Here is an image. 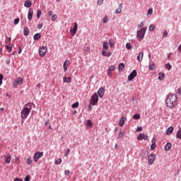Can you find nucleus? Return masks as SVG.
Masks as SVG:
<instances>
[{
  "label": "nucleus",
  "mask_w": 181,
  "mask_h": 181,
  "mask_svg": "<svg viewBox=\"0 0 181 181\" xmlns=\"http://www.w3.org/2000/svg\"><path fill=\"white\" fill-rule=\"evenodd\" d=\"M165 78V74L160 73L158 76V80H163Z\"/></svg>",
  "instance_id": "31"
},
{
  "label": "nucleus",
  "mask_w": 181,
  "mask_h": 181,
  "mask_svg": "<svg viewBox=\"0 0 181 181\" xmlns=\"http://www.w3.org/2000/svg\"><path fill=\"white\" fill-rule=\"evenodd\" d=\"M107 22H108V17H107V16H105V17L103 18V23H107Z\"/></svg>",
  "instance_id": "50"
},
{
  "label": "nucleus",
  "mask_w": 181,
  "mask_h": 181,
  "mask_svg": "<svg viewBox=\"0 0 181 181\" xmlns=\"http://www.w3.org/2000/svg\"><path fill=\"white\" fill-rule=\"evenodd\" d=\"M38 29H42L43 28V23H40L37 25Z\"/></svg>",
  "instance_id": "56"
},
{
  "label": "nucleus",
  "mask_w": 181,
  "mask_h": 181,
  "mask_svg": "<svg viewBox=\"0 0 181 181\" xmlns=\"http://www.w3.org/2000/svg\"><path fill=\"white\" fill-rule=\"evenodd\" d=\"M84 51L86 52V53H90V47H84Z\"/></svg>",
  "instance_id": "44"
},
{
  "label": "nucleus",
  "mask_w": 181,
  "mask_h": 181,
  "mask_svg": "<svg viewBox=\"0 0 181 181\" xmlns=\"http://www.w3.org/2000/svg\"><path fill=\"white\" fill-rule=\"evenodd\" d=\"M148 29H149L150 32H153L155 30V26L153 25H150Z\"/></svg>",
  "instance_id": "40"
},
{
  "label": "nucleus",
  "mask_w": 181,
  "mask_h": 181,
  "mask_svg": "<svg viewBox=\"0 0 181 181\" xmlns=\"http://www.w3.org/2000/svg\"><path fill=\"white\" fill-rule=\"evenodd\" d=\"M178 93L181 95V88H178Z\"/></svg>",
  "instance_id": "64"
},
{
  "label": "nucleus",
  "mask_w": 181,
  "mask_h": 181,
  "mask_svg": "<svg viewBox=\"0 0 181 181\" xmlns=\"http://www.w3.org/2000/svg\"><path fill=\"white\" fill-rule=\"evenodd\" d=\"M124 69H125V64H124V63H120L119 64V71H122Z\"/></svg>",
  "instance_id": "24"
},
{
  "label": "nucleus",
  "mask_w": 181,
  "mask_h": 181,
  "mask_svg": "<svg viewBox=\"0 0 181 181\" xmlns=\"http://www.w3.org/2000/svg\"><path fill=\"white\" fill-rule=\"evenodd\" d=\"M70 175V170H66L64 171V175L65 176H69Z\"/></svg>",
  "instance_id": "46"
},
{
  "label": "nucleus",
  "mask_w": 181,
  "mask_h": 181,
  "mask_svg": "<svg viewBox=\"0 0 181 181\" xmlns=\"http://www.w3.org/2000/svg\"><path fill=\"white\" fill-rule=\"evenodd\" d=\"M165 105L170 110L176 108L177 105V95L175 93H169L165 98Z\"/></svg>",
  "instance_id": "1"
},
{
  "label": "nucleus",
  "mask_w": 181,
  "mask_h": 181,
  "mask_svg": "<svg viewBox=\"0 0 181 181\" xmlns=\"http://www.w3.org/2000/svg\"><path fill=\"white\" fill-rule=\"evenodd\" d=\"M126 48H127L128 50H131V49H132V46H131V43L127 42V43L126 44Z\"/></svg>",
  "instance_id": "36"
},
{
  "label": "nucleus",
  "mask_w": 181,
  "mask_h": 181,
  "mask_svg": "<svg viewBox=\"0 0 181 181\" xmlns=\"http://www.w3.org/2000/svg\"><path fill=\"white\" fill-rule=\"evenodd\" d=\"M46 53H47V47H42L39 49V54L40 57H44V56H46Z\"/></svg>",
  "instance_id": "6"
},
{
  "label": "nucleus",
  "mask_w": 181,
  "mask_h": 181,
  "mask_svg": "<svg viewBox=\"0 0 181 181\" xmlns=\"http://www.w3.org/2000/svg\"><path fill=\"white\" fill-rule=\"evenodd\" d=\"M146 33V28H142L140 30L137 31V37H139V39H144V37H145Z\"/></svg>",
  "instance_id": "3"
},
{
  "label": "nucleus",
  "mask_w": 181,
  "mask_h": 181,
  "mask_svg": "<svg viewBox=\"0 0 181 181\" xmlns=\"http://www.w3.org/2000/svg\"><path fill=\"white\" fill-rule=\"evenodd\" d=\"M105 93V90H104V88H100L98 91V95L100 98H103V97H104Z\"/></svg>",
  "instance_id": "12"
},
{
  "label": "nucleus",
  "mask_w": 181,
  "mask_h": 181,
  "mask_svg": "<svg viewBox=\"0 0 181 181\" xmlns=\"http://www.w3.org/2000/svg\"><path fill=\"white\" fill-rule=\"evenodd\" d=\"M62 158H58L57 160H55L54 163L55 165H62Z\"/></svg>",
  "instance_id": "34"
},
{
  "label": "nucleus",
  "mask_w": 181,
  "mask_h": 181,
  "mask_svg": "<svg viewBox=\"0 0 181 181\" xmlns=\"http://www.w3.org/2000/svg\"><path fill=\"white\" fill-rule=\"evenodd\" d=\"M143 59H144V52H140L139 56L137 57V60L138 62H142Z\"/></svg>",
  "instance_id": "19"
},
{
  "label": "nucleus",
  "mask_w": 181,
  "mask_h": 181,
  "mask_svg": "<svg viewBox=\"0 0 181 181\" xmlns=\"http://www.w3.org/2000/svg\"><path fill=\"white\" fill-rule=\"evenodd\" d=\"M12 40V38H11V37H8L7 38V40L6 41V43H8H8H11V41Z\"/></svg>",
  "instance_id": "57"
},
{
  "label": "nucleus",
  "mask_w": 181,
  "mask_h": 181,
  "mask_svg": "<svg viewBox=\"0 0 181 181\" xmlns=\"http://www.w3.org/2000/svg\"><path fill=\"white\" fill-rule=\"evenodd\" d=\"M86 126L88 128H91V127H93V122L90 119L87 120Z\"/></svg>",
  "instance_id": "22"
},
{
  "label": "nucleus",
  "mask_w": 181,
  "mask_h": 181,
  "mask_svg": "<svg viewBox=\"0 0 181 181\" xmlns=\"http://www.w3.org/2000/svg\"><path fill=\"white\" fill-rule=\"evenodd\" d=\"M40 37H41L40 33H37L33 37L34 40H39V39H40Z\"/></svg>",
  "instance_id": "29"
},
{
  "label": "nucleus",
  "mask_w": 181,
  "mask_h": 181,
  "mask_svg": "<svg viewBox=\"0 0 181 181\" xmlns=\"http://www.w3.org/2000/svg\"><path fill=\"white\" fill-rule=\"evenodd\" d=\"M122 8H124V4L121 3L119 6V8L116 9L115 13L116 14L121 13V12H122Z\"/></svg>",
  "instance_id": "15"
},
{
  "label": "nucleus",
  "mask_w": 181,
  "mask_h": 181,
  "mask_svg": "<svg viewBox=\"0 0 181 181\" xmlns=\"http://www.w3.org/2000/svg\"><path fill=\"white\" fill-rule=\"evenodd\" d=\"M136 70H134L133 71L131 72V74L128 76V80L129 81H132L135 77H136Z\"/></svg>",
  "instance_id": "9"
},
{
  "label": "nucleus",
  "mask_w": 181,
  "mask_h": 181,
  "mask_svg": "<svg viewBox=\"0 0 181 181\" xmlns=\"http://www.w3.org/2000/svg\"><path fill=\"white\" fill-rule=\"evenodd\" d=\"M56 19H57V16L56 14H54L52 16V21H56Z\"/></svg>",
  "instance_id": "47"
},
{
  "label": "nucleus",
  "mask_w": 181,
  "mask_h": 181,
  "mask_svg": "<svg viewBox=\"0 0 181 181\" xmlns=\"http://www.w3.org/2000/svg\"><path fill=\"white\" fill-rule=\"evenodd\" d=\"M156 158V154H150L148 156V165H153V163L155 162V158Z\"/></svg>",
  "instance_id": "8"
},
{
  "label": "nucleus",
  "mask_w": 181,
  "mask_h": 181,
  "mask_svg": "<svg viewBox=\"0 0 181 181\" xmlns=\"http://www.w3.org/2000/svg\"><path fill=\"white\" fill-rule=\"evenodd\" d=\"M11 160H12V156H11V154H8V156H4V162L6 163H11Z\"/></svg>",
  "instance_id": "14"
},
{
  "label": "nucleus",
  "mask_w": 181,
  "mask_h": 181,
  "mask_svg": "<svg viewBox=\"0 0 181 181\" xmlns=\"http://www.w3.org/2000/svg\"><path fill=\"white\" fill-rule=\"evenodd\" d=\"M25 181H30V175H27L25 177Z\"/></svg>",
  "instance_id": "51"
},
{
  "label": "nucleus",
  "mask_w": 181,
  "mask_h": 181,
  "mask_svg": "<svg viewBox=\"0 0 181 181\" xmlns=\"http://www.w3.org/2000/svg\"><path fill=\"white\" fill-rule=\"evenodd\" d=\"M103 2H104V0H98V5H103Z\"/></svg>",
  "instance_id": "53"
},
{
  "label": "nucleus",
  "mask_w": 181,
  "mask_h": 181,
  "mask_svg": "<svg viewBox=\"0 0 181 181\" xmlns=\"http://www.w3.org/2000/svg\"><path fill=\"white\" fill-rule=\"evenodd\" d=\"M30 111H32V103H28V104L24 105L23 108L21 112V118H23V119H26V118H28V115L30 114Z\"/></svg>",
  "instance_id": "2"
},
{
  "label": "nucleus",
  "mask_w": 181,
  "mask_h": 181,
  "mask_svg": "<svg viewBox=\"0 0 181 181\" xmlns=\"http://www.w3.org/2000/svg\"><path fill=\"white\" fill-rule=\"evenodd\" d=\"M152 13H153V10H152V8L148 9L147 11V16L150 17Z\"/></svg>",
  "instance_id": "33"
},
{
  "label": "nucleus",
  "mask_w": 181,
  "mask_h": 181,
  "mask_svg": "<svg viewBox=\"0 0 181 181\" xmlns=\"http://www.w3.org/2000/svg\"><path fill=\"white\" fill-rule=\"evenodd\" d=\"M163 37H168V31L165 30L163 32Z\"/></svg>",
  "instance_id": "49"
},
{
  "label": "nucleus",
  "mask_w": 181,
  "mask_h": 181,
  "mask_svg": "<svg viewBox=\"0 0 181 181\" xmlns=\"http://www.w3.org/2000/svg\"><path fill=\"white\" fill-rule=\"evenodd\" d=\"M155 148H156V143H153V144L151 145V151H153V149H155Z\"/></svg>",
  "instance_id": "41"
},
{
  "label": "nucleus",
  "mask_w": 181,
  "mask_h": 181,
  "mask_svg": "<svg viewBox=\"0 0 181 181\" xmlns=\"http://www.w3.org/2000/svg\"><path fill=\"white\" fill-rule=\"evenodd\" d=\"M78 28V25L77 24V23H75L74 28L71 30V35L72 36H75L76 33H77Z\"/></svg>",
  "instance_id": "10"
},
{
  "label": "nucleus",
  "mask_w": 181,
  "mask_h": 181,
  "mask_svg": "<svg viewBox=\"0 0 181 181\" xmlns=\"http://www.w3.org/2000/svg\"><path fill=\"white\" fill-rule=\"evenodd\" d=\"M125 121H127V117H122L119 122V127H124V124H125Z\"/></svg>",
  "instance_id": "17"
},
{
  "label": "nucleus",
  "mask_w": 181,
  "mask_h": 181,
  "mask_svg": "<svg viewBox=\"0 0 181 181\" xmlns=\"http://www.w3.org/2000/svg\"><path fill=\"white\" fill-rule=\"evenodd\" d=\"M19 18H17L14 20V25H18L19 23Z\"/></svg>",
  "instance_id": "48"
},
{
  "label": "nucleus",
  "mask_w": 181,
  "mask_h": 181,
  "mask_svg": "<svg viewBox=\"0 0 181 181\" xmlns=\"http://www.w3.org/2000/svg\"><path fill=\"white\" fill-rule=\"evenodd\" d=\"M108 70L109 71H114V70H115V66L112 65L111 66L109 67Z\"/></svg>",
  "instance_id": "43"
},
{
  "label": "nucleus",
  "mask_w": 181,
  "mask_h": 181,
  "mask_svg": "<svg viewBox=\"0 0 181 181\" xmlns=\"http://www.w3.org/2000/svg\"><path fill=\"white\" fill-rule=\"evenodd\" d=\"M144 22H141L139 25V28H143L144 26Z\"/></svg>",
  "instance_id": "60"
},
{
  "label": "nucleus",
  "mask_w": 181,
  "mask_h": 181,
  "mask_svg": "<svg viewBox=\"0 0 181 181\" xmlns=\"http://www.w3.org/2000/svg\"><path fill=\"white\" fill-rule=\"evenodd\" d=\"M21 84H23V78L19 77L13 82V86L16 88L18 86H21Z\"/></svg>",
  "instance_id": "7"
},
{
  "label": "nucleus",
  "mask_w": 181,
  "mask_h": 181,
  "mask_svg": "<svg viewBox=\"0 0 181 181\" xmlns=\"http://www.w3.org/2000/svg\"><path fill=\"white\" fill-rule=\"evenodd\" d=\"M33 18V8H30L28 11V21H32Z\"/></svg>",
  "instance_id": "13"
},
{
  "label": "nucleus",
  "mask_w": 181,
  "mask_h": 181,
  "mask_svg": "<svg viewBox=\"0 0 181 181\" xmlns=\"http://www.w3.org/2000/svg\"><path fill=\"white\" fill-rule=\"evenodd\" d=\"M43 155H44L43 152H40V151L36 152L33 156L34 162H37V160H39L40 158L43 157Z\"/></svg>",
  "instance_id": "5"
},
{
  "label": "nucleus",
  "mask_w": 181,
  "mask_h": 181,
  "mask_svg": "<svg viewBox=\"0 0 181 181\" xmlns=\"http://www.w3.org/2000/svg\"><path fill=\"white\" fill-rule=\"evenodd\" d=\"M2 80H4V75L0 74V84H2Z\"/></svg>",
  "instance_id": "54"
},
{
  "label": "nucleus",
  "mask_w": 181,
  "mask_h": 181,
  "mask_svg": "<svg viewBox=\"0 0 181 181\" xmlns=\"http://www.w3.org/2000/svg\"><path fill=\"white\" fill-rule=\"evenodd\" d=\"M107 51H105V50L103 49V51L102 52L103 56H107Z\"/></svg>",
  "instance_id": "55"
},
{
  "label": "nucleus",
  "mask_w": 181,
  "mask_h": 181,
  "mask_svg": "<svg viewBox=\"0 0 181 181\" xmlns=\"http://www.w3.org/2000/svg\"><path fill=\"white\" fill-rule=\"evenodd\" d=\"M24 6H25V8H30V6H32V3L29 1H25L24 3Z\"/></svg>",
  "instance_id": "21"
},
{
  "label": "nucleus",
  "mask_w": 181,
  "mask_h": 181,
  "mask_svg": "<svg viewBox=\"0 0 181 181\" xmlns=\"http://www.w3.org/2000/svg\"><path fill=\"white\" fill-rule=\"evenodd\" d=\"M98 103V95L94 93L90 98V105H95Z\"/></svg>",
  "instance_id": "4"
},
{
  "label": "nucleus",
  "mask_w": 181,
  "mask_h": 181,
  "mask_svg": "<svg viewBox=\"0 0 181 181\" xmlns=\"http://www.w3.org/2000/svg\"><path fill=\"white\" fill-rule=\"evenodd\" d=\"M156 67V65H155L154 63L150 64V65L148 66V70H150V71L155 70Z\"/></svg>",
  "instance_id": "27"
},
{
  "label": "nucleus",
  "mask_w": 181,
  "mask_h": 181,
  "mask_svg": "<svg viewBox=\"0 0 181 181\" xmlns=\"http://www.w3.org/2000/svg\"><path fill=\"white\" fill-rule=\"evenodd\" d=\"M27 164L32 165V157L29 156L27 159Z\"/></svg>",
  "instance_id": "37"
},
{
  "label": "nucleus",
  "mask_w": 181,
  "mask_h": 181,
  "mask_svg": "<svg viewBox=\"0 0 181 181\" xmlns=\"http://www.w3.org/2000/svg\"><path fill=\"white\" fill-rule=\"evenodd\" d=\"M176 136L178 139H181V129H179L176 134Z\"/></svg>",
  "instance_id": "32"
},
{
  "label": "nucleus",
  "mask_w": 181,
  "mask_h": 181,
  "mask_svg": "<svg viewBox=\"0 0 181 181\" xmlns=\"http://www.w3.org/2000/svg\"><path fill=\"white\" fill-rule=\"evenodd\" d=\"M63 81L64 83H70L71 81V77H64Z\"/></svg>",
  "instance_id": "28"
},
{
  "label": "nucleus",
  "mask_w": 181,
  "mask_h": 181,
  "mask_svg": "<svg viewBox=\"0 0 181 181\" xmlns=\"http://www.w3.org/2000/svg\"><path fill=\"white\" fill-rule=\"evenodd\" d=\"M23 35L25 36H29V29L28 28L24 29Z\"/></svg>",
  "instance_id": "30"
},
{
  "label": "nucleus",
  "mask_w": 181,
  "mask_h": 181,
  "mask_svg": "<svg viewBox=\"0 0 181 181\" xmlns=\"http://www.w3.org/2000/svg\"><path fill=\"white\" fill-rule=\"evenodd\" d=\"M136 131H138V132H141V131H142V127H139Z\"/></svg>",
  "instance_id": "58"
},
{
  "label": "nucleus",
  "mask_w": 181,
  "mask_h": 181,
  "mask_svg": "<svg viewBox=\"0 0 181 181\" xmlns=\"http://www.w3.org/2000/svg\"><path fill=\"white\" fill-rule=\"evenodd\" d=\"M133 118H134V119H140L141 115H139V114H135V115L133 116Z\"/></svg>",
  "instance_id": "35"
},
{
  "label": "nucleus",
  "mask_w": 181,
  "mask_h": 181,
  "mask_svg": "<svg viewBox=\"0 0 181 181\" xmlns=\"http://www.w3.org/2000/svg\"><path fill=\"white\" fill-rule=\"evenodd\" d=\"M171 148H172V144L170 143H168L165 146V151H170Z\"/></svg>",
  "instance_id": "20"
},
{
  "label": "nucleus",
  "mask_w": 181,
  "mask_h": 181,
  "mask_svg": "<svg viewBox=\"0 0 181 181\" xmlns=\"http://www.w3.org/2000/svg\"><path fill=\"white\" fill-rule=\"evenodd\" d=\"M41 15H42V11L38 9L37 11V18H40Z\"/></svg>",
  "instance_id": "42"
},
{
  "label": "nucleus",
  "mask_w": 181,
  "mask_h": 181,
  "mask_svg": "<svg viewBox=\"0 0 181 181\" xmlns=\"http://www.w3.org/2000/svg\"><path fill=\"white\" fill-rule=\"evenodd\" d=\"M174 129L175 128H173V127H168L166 131V135H171Z\"/></svg>",
  "instance_id": "16"
},
{
  "label": "nucleus",
  "mask_w": 181,
  "mask_h": 181,
  "mask_svg": "<svg viewBox=\"0 0 181 181\" xmlns=\"http://www.w3.org/2000/svg\"><path fill=\"white\" fill-rule=\"evenodd\" d=\"M72 108H78V102H76L71 105Z\"/></svg>",
  "instance_id": "38"
},
{
  "label": "nucleus",
  "mask_w": 181,
  "mask_h": 181,
  "mask_svg": "<svg viewBox=\"0 0 181 181\" xmlns=\"http://www.w3.org/2000/svg\"><path fill=\"white\" fill-rule=\"evenodd\" d=\"M103 50L108 51V42H105L103 45Z\"/></svg>",
  "instance_id": "25"
},
{
  "label": "nucleus",
  "mask_w": 181,
  "mask_h": 181,
  "mask_svg": "<svg viewBox=\"0 0 181 181\" xmlns=\"http://www.w3.org/2000/svg\"><path fill=\"white\" fill-rule=\"evenodd\" d=\"M6 49L8 51L9 53H11V52H12V44L9 43L8 45H6Z\"/></svg>",
  "instance_id": "26"
},
{
  "label": "nucleus",
  "mask_w": 181,
  "mask_h": 181,
  "mask_svg": "<svg viewBox=\"0 0 181 181\" xmlns=\"http://www.w3.org/2000/svg\"><path fill=\"white\" fill-rule=\"evenodd\" d=\"M14 181H23V180L21 178H16Z\"/></svg>",
  "instance_id": "62"
},
{
  "label": "nucleus",
  "mask_w": 181,
  "mask_h": 181,
  "mask_svg": "<svg viewBox=\"0 0 181 181\" xmlns=\"http://www.w3.org/2000/svg\"><path fill=\"white\" fill-rule=\"evenodd\" d=\"M165 68L167 69V70H172V65H170V64H165Z\"/></svg>",
  "instance_id": "39"
},
{
  "label": "nucleus",
  "mask_w": 181,
  "mask_h": 181,
  "mask_svg": "<svg viewBox=\"0 0 181 181\" xmlns=\"http://www.w3.org/2000/svg\"><path fill=\"white\" fill-rule=\"evenodd\" d=\"M69 153H70V148H68L64 153V156H69Z\"/></svg>",
  "instance_id": "45"
},
{
  "label": "nucleus",
  "mask_w": 181,
  "mask_h": 181,
  "mask_svg": "<svg viewBox=\"0 0 181 181\" xmlns=\"http://www.w3.org/2000/svg\"><path fill=\"white\" fill-rule=\"evenodd\" d=\"M22 53V48L21 47H18V54H21Z\"/></svg>",
  "instance_id": "59"
},
{
  "label": "nucleus",
  "mask_w": 181,
  "mask_h": 181,
  "mask_svg": "<svg viewBox=\"0 0 181 181\" xmlns=\"http://www.w3.org/2000/svg\"><path fill=\"white\" fill-rule=\"evenodd\" d=\"M69 60H66L64 63V71L66 72L67 71V67H69Z\"/></svg>",
  "instance_id": "18"
},
{
  "label": "nucleus",
  "mask_w": 181,
  "mask_h": 181,
  "mask_svg": "<svg viewBox=\"0 0 181 181\" xmlns=\"http://www.w3.org/2000/svg\"><path fill=\"white\" fill-rule=\"evenodd\" d=\"M109 46L110 47H114L115 46V41L113 40L112 39L109 40Z\"/></svg>",
  "instance_id": "23"
},
{
  "label": "nucleus",
  "mask_w": 181,
  "mask_h": 181,
  "mask_svg": "<svg viewBox=\"0 0 181 181\" xmlns=\"http://www.w3.org/2000/svg\"><path fill=\"white\" fill-rule=\"evenodd\" d=\"M122 136H124V132H120L117 138H122Z\"/></svg>",
  "instance_id": "52"
},
{
  "label": "nucleus",
  "mask_w": 181,
  "mask_h": 181,
  "mask_svg": "<svg viewBox=\"0 0 181 181\" xmlns=\"http://www.w3.org/2000/svg\"><path fill=\"white\" fill-rule=\"evenodd\" d=\"M148 138V136L145 134H141L139 136H137L138 141H142L143 139H144V141H146Z\"/></svg>",
  "instance_id": "11"
},
{
  "label": "nucleus",
  "mask_w": 181,
  "mask_h": 181,
  "mask_svg": "<svg viewBox=\"0 0 181 181\" xmlns=\"http://www.w3.org/2000/svg\"><path fill=\"white\" fill-rule=\"evenodd\" d=\"M47 125H49V120H47L45 123V127H47Z\"/></svg>",
  "instance_id": "61"
},
{
  "label": "nucleus",
  "mask_w": 181,
  "mask_h": 181,
  "mask_svg": "<svg viewBox=\"0 0 181 181\" xmlns=\"http://www.w3.org/2000/svg\"><path fill=\"white\" fill-rule=\"evenodd\" d=\"M48 15H49V16H52V15H53V12L52 11H49Z\"/></svg>",
  "instance_id": "63"
}]
</instances>
